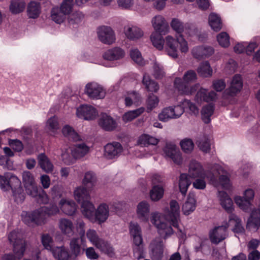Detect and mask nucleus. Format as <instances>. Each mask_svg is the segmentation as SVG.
Listing matches in <instances>:
<instances>
[{
  "instance_id": "38",
  "label": "nucleus",
  "mask_w": 260,
  "mask_h": 260,
  "mask_svg": "<svg viewBox=\"0 0 260 260\" xmlns=\"http://www.w3.org/2000/svg\"><path fill=\"white\" fill-rule=\"evenodd\" d=\"M38 159L41 168L45 172L49 173L53 171V166L44 153L39 155Z\"/></svg>"
},
{
  "instance_id": "49",
  "label": "nucleus",
  "mask_w": 260,
  "mask_h": 260,
  "mask_svg": "<svg viewBox=\"0 0 260 260\" xmlns=\"http://www.w3.org/2000/svg\"><path fill=\"white\" fill-rule=\"evenodd\" d=\"M63 136L73 141H77L79 140L80 136L74 129L69 125H66L62 129Z\"/></svg>"
},
{
  "instance_id": "5",
  "label": "nucleus",
  "mask_w": 260,
  "mask_h": 260,
  "mask_svg": "<svg viewBox=\"0 0 260 260\" xmlns=\"http://www.w3.org/2000/svg\"><path fill=\"white\" fill-rule=\"evenodd\" d=\"M18 233L15 230L12 231L8 235V240L13 245V252L18 258H21L26 249L25 244L18 238Z\"/></svg>"
},
{
  "instance_id": "40",
  "label": "nucleus",
  "mask_w": 260,
  "mask_h": 260,
  "mask_svg": "<svg viewBox=\"0 0 260 260\" xmlns=\"http://www.w3.org/2000/svg\"><path fill=\"white\" fill-rule=\"evenodd\" d=\"M25 6L26 4L24 0H12L9 9L13 14H18L24 10Z\"/></svg>"
},
{
  "instance_id": "51",
  "label": "nucleus",
  "mask_w": 260,
  "mask_h": 260,
  "mask_svg": "<svg viewBox=\"0 0 260 260\" xmlns=\"http://www.w3.org/2000/svg\"><path fill=\"white\" fill-rule=\"evenodd\" d=\"M234 221L235 222V226L233 229V231L235 233L241 234L244 232V228L242 225L241 219L235 214H232L229 217V221Z\"/></svg>"
},
{
  "instance_id": "43",
  "label": "nucleus",
  "mask_w": 260,
  "mask_h": 260,
  "mask_svg": "<svg viewBox=\"0 0 260 260\" xmlns=\"http://www.w3.org/2000/svg\"><path fill=\"white\" fill-rule=\"evenodd\" d=\"M174 85L180 94L188 95V87L189 84L183 79L176 77L174 81Z\"/></svg>"
},
{
  "instance_id": "22",
  "label": "nucleus",
  "mask_w": 260,
  "mask_h": 260,
  "mask_svg": "<svg viewBox=\"0 0 260 260\" xmlns=\"http://www.w3.org/2000/svg\"><path fill=\"white\" fill-rule=\"evenodd\" d=\"M243 87L242 78L239 75H235L232 81L230 87L226 90V93L230 96L235 95L240 92Z\"/></svg>"
},
{
  "instance_id": "42",
  "label": "nucleus",
  "mask_w": 260,
  "mask_h": 260,
  "mask_svg": "<svg viewBox=\"0 0 260 260\" xmlns=\"http://www.w3.org/2000/svg\"><path fill=\"white\" fill-rule=\"evenodd\" d=\"M59 228L62 232L70 237L73 233V225L72 222L67 219L62 218L59 221Z\"/></svg>"
},
{
  "instance_id": "18",
  "label": "nucleus",
  "mask_w": 260,
  "mask_h": 260,
  "mask_svg": "<svg viewBox=\"0 0 260 260\" xmlns=\"http://www.w3.org/2000/svg\"><path fill=\"white\" fill-rule=\"evenodd\" d=\"M217 96L216 93L214 91L208 92V90L203 88H201L197 92L195 99L198 102H209L214 101Z\"/></svg>"
},
{
  "instance_id": "48",
  "label": "nucleus",
  "mask_w": 260,
  "mask_h": 260,
  "mask_svg": "<svg viewBox=\"0 0 260 260\" xmlns=\"http://www.w3.org/2000/svg\"><path fill=\"white\" fill-rule=\"evenodd\" d=\"M70 248L71 256L77 257L80 255L81 251V240L78 238H74L71 239L70 243Z\"/></svg>"
},
{
  "instance_id": "3",
  "label": "nucleus",
  "mask_w": 260,
  "mask_h": 260,
  "mask_svg": "<svg viewBox=\"0 0 260 260\" xmlns=\"http://www.w3.org/2000/svg\"><path fill=\"white\" fill-rule=\"evenodd\" d=\"M152 23L155 31L151 34V41L156 48L161 50L165 44V40L162 36L168 32L169 25L161 15L155 16L152 20Z\"/></svg>"
},
{
  "instance_id": "6",
  "label": "nucleus",
  "mask_w": 260,
  "mask_h": 260,
  "mask_svg": "<svg viewBox=\"0 0 260 260\" xmlns=\"http://www.w3.org/2000/svg\"><path fill=\"white\" fill-rule=\"evenodd\" d=\"M189 175L191 178H210L211 180L214 178V174L209 172L206 175L203 166L196 160L190 162L188 170Z\"/></svg>"
},
{
  "instance_id": "4",
  "label": "nucleus",
  "mask_w": 260,
  "mask_h": 260,
  "mask_svg": "<svg viewBox=\"0 0 260 260\" xmlns=\"http://www.w3.org/2000/svg\"><path fill=\"white\" fill-rule=\"evenodd\" d=\"M11 189L17 203H22L25 198V194L21 186L20 179L16 176L11 174L9 177L8 190Z\"/></svg>"
},
{
  "instance_id": "55",
  "label": "nucleus",
  "mask_w": 260,
  "mask_h": 260,
  "mask_svg": "<svg viewBox=\"0 0 260 260\" xmlns=\"http://www.w3.org/2000/svg\"><path fill=\"white\" fill-rule=\"evenodd\" d=\"M32 198H35L37 202L40 204H48L49 201V199L47 193L41 187H40L38 193H37V196Z\"/></svg>"
},
{
  "instance_id": "39",
  "label": "nucleus",
  "mask_w": 260,
  "mask_h": 260,
  "mask_svg": "<svg viewBox=\"0 0 260 260\" xmlns=\"http://www.w3.org/2000/svg\"><path fill=\"white\" fill-rule=\"evenodd\" d=\"M89 151V148L84 143L77 144L72 150V154L75 158H79L85 156Z\"/></svg>"
},
{
  "instance_id": "50",
  "label": "nucleus",
  "mask_w": 260,
  "mask_h": 260,
  "mask_svg": "<svg viewBox=\"0 0 260 260\" xmlns=\"http://www.w3.org/2000/svg\"><path fill=\"white\" fill-rule=\"evenodd\" d=\"M41 243L44 248L51 252L55 247L53 246V240L52 237L49 234H43L41 236Z\"/></svg>"
},
{
  "instance_id": "20",
  "label": "nucleus",
  "mask_w": 260,
  "mask_h": 260,
  "mask_svg": "<svg viewBox=\"0 0 260 260\" xmlns=\"http://www.w3.org/2000/svg\"><path fill=\"white\" fill-rule=\"evenodd\" d=\"M150 206L146 201L140 202L137 209V214L139 219L144 222L149 220Z\"/></svg>"
},
{
  "instance_id": "64",
  "label": "nucleus",
  "mask_w": 260,
  "mask_h": 260,
  "mask_svg": "<svg viewBox=\"0 0 260 260\" xmlns=\"http://www.w3.org/2000/svg\"><path fill=\"white\" fill-rule=\"evenodd\" d=\"M24 188L27 194L31 197L36 196L40 189L36 182L25 186Z\"/></svg>"
},
{
  "instance_id": "54",
  "label": "nucleus",
  "mask_w": 260,
  "mask_h": 260,
  "mask_svg": "<svg viewBox=\"0 0 260 260\" xmlns=\"http://www.w3.org/2000/svg\"><path fill=\"white\" fill-rule=\"evenodd\" d=\"M138 141L140 144H143L144 146L149 145H155L158 142V140L157 139L147 134L141 135L139 137Z\"/></svg>"
},
{
  "instance_id": "58",
  "label": "nucleus",
  "mask_w": 260,
  "mask_h": 260,
  "mask_svg": "<svg viewBox=\"0 0 260 260\" xmlns=\"http://www.w3.org/2000/svg\"><path fill=\"white\" fill-rule=\"evenodd\" d=\"M180 145L183 151L186 153H190L194 148V143L191 139L186 138L182 140Z\"/></svg>"
},
{
  "instance_id": "37",
  "label": "nucleus",
  "mask_w": 260,
  "mask_h": 260,
  "mask_svg": "<svg viewBox=\"0 0 260 260\" xmlns=\"http://www.w3.org/2000/svg\"><path fill=\"white\" fill-rule=\"evenodd\" d=\"M209 24L214 31H219L222 26L220 17L216 13H210L209 16Z\"/></svg>"
},
{
  "instance_id": "34",
  "label": "nucleus",
  "mask_w": 260,
  "mask_h": 260,
  "mask_svg": "<svg viewBox=\"0 0 260 260\" xmlns=\"http://www.w3.org/2000/svg\"><path fill=\"white\" fill-rule=\"evenodd\" d=\"M81 209L84 216L89 220L93 219V214L95 212V208L89 200L81 204Z\"/></svg>"
},
{
  "instance_id": "16",
  "label": "nucleus",
  "mask_w": 260,
  "mask_h": 260,
  "mask_svg": "<svg viewBox=\"0 0 260 260\" xmlns=\"http://www.w3.org/2000/svg\"><path fill=\"white\" fill-rule=\"evenodd\" d=\"M178 41L177 36H176V39L170 36L166 38L165 50L169 56L173 58L178 57Z\"/></svg>"
},
{
  "instance_id": "33",
  "label": "nucleus",
  "mask_w": 260,
  "mask_h": 260,
  "mask_svg": "<svg viewBox=\"0 0 260 260\" xmlns=\"http://www.w3.org/2000/svg\"><path fill=\"white\" fill-rule=\"evenodd\" d=\"M52 253L53 256L58 260H69L71 257V254L63 246L55 247Z\"/></svg>"
},
{
  "instance_id": "13",
  "label": "nucleus",
  "mask_w": 260,
  "mask_h": 260,
  "mask_svg": "<svg viewBox=\"0 0 260 260\" xmlns=\"http://www.w3.org/2000/svg\"><path fill=\"white\" fill-rule=\"evenodd\" d=\"M109 215V207L106 204L103 203L95 210V212L93 214V219L91 220L101 224L106 221Z\"/></svg>"
},
{
  "instance_id": "25",
  "label": "nucleus",
  "mask_w": 260,
  "mask_h": 260,
  "mask_svg": "<svg viewBox=\"0 0 260 260\" xmlns=\"http://www.w3.org/2000/svg\"><path fill=\"white\" fill-rule=\"evenodd\" d=\"M95 247L110 257H113L115 255L114 249L110 243L103 239L96 243Z\"/></svg>"
},
{
  "instance_id": "60",
  "label": "nucleus",
  "mask_w": 260,
  "mask_h": 260,
  "mask_svg": "<svg viewBox=\"0 0 260 260\" xmlns=\"http://www.w3.org/2000/svg\"><path fill=\"white\" fill-rule=\"evenodd\" d=\"M182 107L184 109H188L191 113L194 115L199 114V109L197 105L190 100L184 99L182 102Z\"/></svg>"
},
{
  "instance_id": "61",
  "label": "nucleus",
  "mask_w": 260,
  "mask_h": 260,
  "mask_svg": "<svg viewBox=\"0 0 260 260\" xmlns=\"http://www.w3.org/2000/svg\"><path fill=\"white\" fill-rule=\"evenodd\" d=\"M73 6V0H64L59 8V10L66 15H68L72 12Z\"/></svg>"
},
{
  "instance_id": "57",
  "label": "nucleus",
  "mask_w": 260,
  "mask_h": 260,
  "mask_svg": "<svg viewBox=\"0 0 260 260\" xmlns=\"http://www.w3.org/2000/svg\"><path fill=\"white\" fill-rule=\"evenodd\" d=\"M217 40L219 44L223 48H228L230 45V36L224 31L221 32L217 36Z\"/></svg>"
},
{
  "instance_id": "11",
  "label": "nucleus",
  "mask_w": 260,
  "mask_h": 260,
  "mask_svg": "<svg viewBox=\"0 0 260 260\" xmlns=\"http://www.w3.org/2000/svg\"><path fill=\"white\" fill-rule=\"evenodd\" d=\"M105 155L110 159L117 158L123 151L122 145L118 142L107 144L104 147Z\"/></svg>"
},
{
  "instance_id": "47",
  "label": "nucleus",
  "mask_w": 260,
  "mask_h": 260,
  "mask_svg": "<svg viewBox=\"0 0 260 260\" xmlns=\"http://www.w3.org/2000/svg\"><path fill=\"white\" fill-rule=\"evenodd\" d=\"M125 34L130 40L138 39L143 36V31L137 26L129 27L125 30Z\"/></svg>"
},
{
  "instance_id": "2",
  "label": "nucleus",
  "mask_w": 260,
  "mask_h": 260,
  "mask_svg": "<svg viewBox=\"0 0 260 260\" xmlns=\"http://www.w3.org/2000/svg\"><path fill=\"white\" fill-rule=\"evenodd\" d=\"M46 205L33 211L26 212L25 216H22L23 222L28 226L32 224L41 225L46 218L56 216L59 213V208L55 202H51Z\"/></svg>"
},
{
  "instance_id": "14",
  "label": "nucleus",
  "mask_w": 260,
  "mask_h": 260,
  "mask_svg": "<svg viewBox=\"0 0 260 260\" xmlns=\"http://www.w3.org/2000/svg\"><path fill=\"white\" fill-rule=\"evenodd\" d=\"M99 124L102 129L107 132L114 131L117 126L116 120L105 113L101 114L99 120Z\"/></svg>"
},
{
  "instance_id": "36",
  "label": "nucleus",
  "mask_w": 260,
  "mask_h": 260,
  "mask_svg": "<svg viewBox=\"0 0 260 260\" xmlns=\"http://www.w3.org/2000/svg\"><path fill=\"white\" fill-rule=\"evenodd\" d=\"M142 83L148 92H156L159 88L158 84L156 81L152 80L146 74L143 75Z\"/></svg>"
},
{
  "instance_id": "59",
  "label": "nucleus",
  "mask_w": 260,
  "mask_h": 260,
  "mask_svg": "<svg viewBox=\"0 0 260 260\" xmlns=\"http://www.w3.org/2000/svg\"><path fill=\"white\" fill-rule=\"evenodd\" d=\"M172 28L176 31L178 36L182 35L184 31L183 23L177 18H173L171 22Z\"/></svg>"
},
{
  "instance_id": "46",
  "label": "nucleus",
  "mask_w": 260,
  "mask_h": 260,
  "mask_svg": "<svg viewBox=\"0 0 260 260\" xmlns=\"http://www.w3.org/2000/svg\"><path fill=\"white\" fill-rule=\"evenodd\" d=\"M197 72L203 77H209L212 75V69L208 61L201 63L197 69Z\"/></svg>"
},
{
  "instance_id": "7",
  "label": "nucleus",
  "mask_w": 260,
  "mask_h": 260,
  "mask_svg": "<svg viewBox=\"0 0 260 260\" xmlns=\"http://www.w3.org/2000/svg\"><path fill=\"white\" fill-rule=\"evenodd\" d=\"M162 150L166 157L171 158L176 164H181L182 162L181 154L179 150L177 149L175 144L167 143Z\"/></svg>"
},
{
  "instance_id": "62",
  "label": "nucleus",
  "mask_w": 260,
  "mask_h": 260,
  "mask_svg": "<svg viewBox=\"0 0 260 260\" xmlns=\"http://www.w3.org/2000/svg\"><path fill=\"white\" fill-rule=\"evenodd\" d=\"M86 236L94 246L96 245V243H98L102 239L99 237L96 231L93 229H89L87 231Z\"/></svg>"
},
{
  "instance_id": "53",
  "label": "nucleus",
  "mask_w": 260,
  "mask_h": 260,
  "mask_svg": "<svg viewBox=\"0 0 260 260\" xmlns=\"http://www.w3.org/2000/svg\"><path fill=\"white\" fill-rule=\"evenodd\" d=\"M158 98L152 93L150 94L146 101L147 112H150L158 105Z\"/></svg>"
},
{
  "instance_id": "52",
  "label": "nucleus",
  "mask_w": 260,
  "mask_h": 260,
  "mask_svg": "<svg viewBox=\"0 0 260 260\" xmlns=\"http://www.w3.org/2000/svg\"><path fill=\"white\" fill-rule=\"evenodd\" d=\"M51 14L52 20L58 24L62 23L66 18V15L59 11L58 7L53 8Z\"/></svg>"
},
{
  "instance_id": "23",
  "label": "nucleus",
  "mask_w": 260,
  "mask_h": 260,
  "mask_svg": "<svg viewBox=\"0 0 260 260\" xmlns=\"http://www.w3.org/2000/svg\"><path fill=\"white\" fill-rule=\"evenodd\" d=\"M124 54L125 52L123 49L119 47H114L106 51L103 56L106 60L113 61L123 58Z\"/></svg>"
},
{
  "instance_id": "15",
  "label": "nucleus",
  "mask_w": 260,
  "mask_h": 260,
  "mask_svg": "<svg viewBox=\"0 0 260 260\" xmlns=\"http://www.w3.org/2000/svg\"><path fill=\"white\" fill-rule=\"evenodd\" d=\"M214 52V49L211 46H199L194 47L192 54L194 58L201 60L209 57Z\"/></svg>"
},
{
  "instance_id": "41",
  "label": "nucleus",
  "mask_w": 260,
  "mask_h": 260,
  "mask_svg": "<svg viewBox=\"0 0 260 260\" xmlns=\"http://www.w3.org/2000/svg\"><path fill=\"white\" fill-rule=\"evenodd\" d=\"M191 181L187 174L182 173L180 175L179 180V188L183 196H185Z\"/></svg>"
},
{
  "instance_id": "30",
  "label": "nucleus",
  "mask_w": 260,
  "mask_h": 260,
  "mask_svg": "<svg viewBox=\"0 0 260 260\" xmlns=\"http://www.w3.org/2000/svg\"><path fill=\"white\" fill-rule=\"evenodd\" d=\"M96 182V177L94 172L89 171L85 173L82 180L83 187L90 190L95 186Z\"/></svg>"
},
{
  "instance_id": "56",
  "label": "nucleus",
  "mask_w": 260,
  "mask_h": 260,
  "mask_svg": "<svg viewBox=\"0 0 260 260\" xmlns=\"http://www.w3.org/2000/svg\"><path fill=\"white\" fill-rule=\"evenodd\" d=\"M48 129L53 133H55L59 129L58 118L56 116H53L47 121Z\"/></svg>"
},
{
  "instance_id": "35",
  "label": "nucleus",
  "mask_w": 260,
  "mask_h": 260,
  "mask_svg": "<svg viewBox=\"0 0 260 260\" xmlns=\"http://www.w3.org/2000/svg\"><path fill=\"white\" fill-rule=\"evenodd\" d=\"M179 116L180 115L175 114V109L172 107L164 108L161 112L158 114L159 119L164 122L167 121L172 118H178Z\"/></svg>"
},
{
  "instance_id": "24",
  "label": "nucleus",
  "mask_w": 260,
  "mask_h": 260,
  "mask_svg": "<svg viewBox=\"0 0 260 260\" xmlns=\"http://www.w3.org/2000/svg\"><path fill=\"white\" fill-rule=\"evenodd\" d=\"M196 202L195 194L193 193L189 192L186 201L182 207L183 214L185 215H188L192 213L196 209Z\"/></svg>"
},
{
  "instance_id": "29",
  "label": "nucleus",
  "mask_w": 260,
  "mask_h": 260,
  "mask_svg": "<svg viewBox=\"0 0 260 260\" xmlns=\"http://www.w3.org/2000/svg\"><path fill=\"white\" fill-rule=\"evenodd\" d=\"M215 106L212 104H209L202 107L201 111V119L205 124L211 122V117L213 114Z\"/></svg>"
},
{
  "instance_id": "31",
  "label": "nucleus",
  "mask_w": 260,
  "mask_h": 260,
  "mask_svg": "<svg viewBox=\"0 0 260 260\" xmlns=\"http://www.w3.org/2000/svg\"><path fill=\"white\" fill-rule=\"evenodd\" d=\"M194 251L196 253L200 252L204 255H209L211 252V246L208 239H201L199 245L194 247Z\"/></svg>"
},
{
  "instance_id": "28",
  "label": "nucleus",
  "mask_w": 260,
  "mask_h": 260,
  "mask_svg": "<svg viewBox=\"0 0 260 260\" xmlns=\"http://www.w3.org/2000/svg\"><path fill=\"white\" fill-rule=\"evenodd\" d=\"M89 190L83 186L78 187L75 190L74 197L79 204H82L84 202L90 200Z\"/></svg>"
},
{
  "instance_id": "63",
  "label": "nucleus",
  "mask_w": 260,
  "mask_h": 260,
  "mask_svg": "<svg viewBox=\"0 0 260 260\" xmlns=\"http://www.w3.org/2000/svg\"><path fill=\"white\" fill-rule=\"evenodd\" d=\"M9 144L16 152H21L24 148L22 142L18 139H9Z\"/></svg>"
},
{
  "instance_id": "1",
  "label": "nucleus",
  "mask_w": 260,
  "mask_h": 260,
  "mask_svg": "<svg viewBox=\"0 0 260 260\" xmlns=\"http://www.w3.org/2000/svg\"><path fill=\"white\" fill-rule=\"evenodd\" d=\"M170 208H167L164 211V218L166 221L170 223H168L161 222L159 220L155 219V216H153V223L158 229L159 234L165 233L164 238H166L171 236L174 231L172 226L176 228L178 231L181 232V230L179 226V221L180 220V207L178 203L175 200H172L170 202Z\"/></svg>"
},
{
  "instance_id": "12",
  "label": "nucleus",
  "mask_w": 260,
  "mask_h": 260,
  "mask_svg": "<svg viewBox=\"0 0 260 260\" xmlns=\"http://www.w3.org/2000/svg\"><path fill=\"white\" fill-rule=\"evenodd\" d=\"M254 197V190L248 188L245 190L243 197L236 196L235 198V202L240 209L245 210L251 204V201L253 200Z\"/></svg>"
},
{
  "instance_id": "27",
  "label": "nucleus",
  "mask_w": 260,
  "mask_h": 260,
  "mask_svg": "<svg viewBox=\"0 0 260 260\" xmlns=\"http://www.w3.org/2000/svg\"><path fill=\"white\" fill-rule=\"evenodd\" d=\"M260 227V213L252 211L246 224V228L249 230H257Z\"/></svg>"
},
{
  "instance_id": "44",
  "label": "nucleus",
  "mask_w": 260,
  "mask_h": 260,
  "mask_svg": "<svg viewBox=\"0 0 260 260\" xmlns=\"http://www.w3.org/2000/svg\"><path fill=\"white\" fill-rule=\"evenodd\" d=\"M145 111L144 107H140L134 110L125 112L122 116V120L125 123L132 121Z\"/></svg>"
},
{
  "instance_id": "21",
  "label": "nucleus",
  "mask_w": 260,
  "mask_h": 260,
  "mask_svg": "<svg viewBox=\"0 0 260 260\" xmlns=\"http://www.w3.org/2000/svg\"><path fill=\"white\" fill-rule=\"evenodd\" d=\"M164 254V244L162 241L152 244L149 254L152 260H162Z\"/></svg>"
},
{
  "instance_id": "10",
  "label": "nucleus",
  "mask_w": 260,
  "mask_h": 260,
  "mask_svg": "<svg viewBox=\"0 0 260 260\" xmlns=\"http://www.w3.org/2000/svg\"><path fill=\"white\" fill-rule=\"evenodd\" d=\"M85 93L92 99H101L105 96L103 88L96 83H88L85 87Z\"/></svg>"
},
{
  "instance_id": "17",
  "label": "nucleus",
  "mask_w": 260,
  "mask_h": 260,
  "mask_svg": "<svg viewBox=\"0 0 260 260\" xmlns=\"http://www.w3.org/2000/svg\"><path fill=\"white\" fill-rule=\"evenodd\" d=\"M225 229L226 228H223L222 226H218L210 230L209 233V238L211 242L213 244H218L223 240L225 238Z\"/></svg>"
},
{
  "instance_id": "19",
  "label": "nucleus",
  "mask_w": 260,
  "mask_h": 260,
  "mask_svg": "<svg viewBox=\"0 0 260 260\" xmlns=\"http://www.w3.org/2000/svg\"><path fill=\"white\" fill-rule=\"evenodd\" d=\"M59 208L64 214L72 216L77 211V205L73 201H67L64 199H61L59 202Z\"/></svg>"
},
{
  "instance_id": "32",
  "label": "nucleus",
  "mask_w": 260,
  "mask_h": 260,
  "mask_svg": "<svg viewBox=\"0 0 260 260\" xmlns=\"http://www.w3.org/2000/svg\"><path fill=\"white\" fill-rule=\"evenodd\" d=\"M41 13V5L39 3L30 2L27 6V14L29 18H37Z\"/></svg>"
},
{
  "instance_id": "8",
  "label": "nucleus",
  "mask_w": 260,
  "mask_h": 260,
  "mask_svg": "<svg viewBox=\"0 0 260 260\" xmlns=\"http://www.w3.org/2000/svg\"><path fill=\"white\" fill-rule=\"evenodd\" d=\"M97 34L99 39L105 44H112L116 40L115 33L110 26L99 27L98 28Z\"/></svg>"
},
{
  "instance_id": "9",
  "label": "nucleus",
  "mask_w": 260,
  "mask_h": 260,
  "mask_svg": "<svg viewBox=\"0 0 260 260\" xmlns=\"http://www.w3.org/2000/svg\"><path fill=\"white\" fill-rule=\"evenodd\" d=\"M76 114L79 118L89 120L95 119L98 115V112L92 106L82 105L77 109Z\"/></svg>"
},
{
  "instance_id": "45",
  "label": "nucleus",
  "mask_w": 260,
  "mask_h": 260,
  "mask_svg": "<svg viewBox=\"0 0 260 260\" xmlns=\"http://www.w3.org/2000/svg\"><path fill=\"white\" fill-rule=\"evenodd\" d=\"M164 189L161 185H153L150 191V198L153 201L160 200L164 196Z\"/></svg>"
},
{
  "instance_id": "26",
  "label": "nucleus",
  "mask_w": 260,
  "mask_h": 260,
  "mask_svg": "<svg viewBox=\"0 0 260 260\" xmlns=\"http://www.w3.org/2000/svg\"><path fill=\"white\" fill-rule=\"evenodd\" d=\"M220 204L222 207L229 213H231L234 208L233 201L226 192L221 191L219 192Z\"/></svg>"
}]
</instances>
